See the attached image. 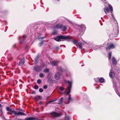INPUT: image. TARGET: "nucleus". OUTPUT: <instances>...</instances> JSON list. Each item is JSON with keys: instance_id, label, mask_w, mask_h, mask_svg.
I'll return each mask as SVG.
<instances>
[{"instance_id": "1", "label": "nucleus", "mask_w": 120, "mask_h": 120, "mask_svg": "<svg viewBox=\"0 0 120 120\" xmlns=\"http://www.w3.org/2000/svg\"><path fill=\"white\" fill-rule=\"evenodd\" d=\"M65 83L68 85L67 88L64 92H63L64 88L63 87H59V90L60 91V93L63 94L67 95L70 93L71 88L72 82V81L67 80H65Z\"/></svg>"}, {"instance_id": "2", "label": "nucleus", "mask_w": 120, "mask_h": 120, "mask_svg": "<svg viewBox=\"0 0 120 120\" xmlns=\"http://www.w3.org/2000/svg\"><path fill=\"white\" fill-rule=\"evenodd\" d=\"M108 7H105L104 8V10L105 13L107 15V13L109 12L110 11L111 12V16L110 18L113 20H114V22L115 23H117V22L116 20H115V19L113 15L112 14V12L113 11V8L112 6L110 4H108Z\"/></svg>"}, {"instance_id": "3", "label": "nucleus", "mask_w": 120, "mask_h": 120, "mask_svg": "<svg viewBox=\"0 0 120 120\" xmlns=\"http://www.w3.org/2000/svg\"><path fill=\"white\" fill-rule=\"evenodd\" d=\"M54 39L57 41H63L64 40L68 41H70L71 38L69 36H57L54 38Z\"/></svg>"}, {"instance_id": "4", "label": "nucleus", "mask_w": 120, "mask_h": 120, "mask_svg": "<svg viewBox=\"0 0 120 120\" xmlns=\"http://www.w3.org/2000/svg\"><path fill=\"white\" fill-rule=\"evenodd\" d=\"M72 101V99L71 98L70 96L68 98L64 99L63 100V98H60L58 104H61L64 101L65 104H68L71 101Z\"/></svg>"}, {"instance_id": "5", "label": "nucleus", "mask_w": 120, "mask_h": 120, "mask_svg": "<svg viewBox=\"0 0 120 120\" xmlns=\"http://www.w3.org/2000/svg\"><path fill=\"white\" fill-rule=\"evenodd\" d=\"M54 78L56 80L59 79L61 77V75L59 72H56L54 75Z\"/></svg>"}, {"instance_id": "6", "label": "nucleus", "mask_w": 120, "mask_h": 120, "mask_svg": "<svg viewBox=\"0 0 120 120\" xmlns=\"http://www.w3.org/2000/svg\"><path fill=\"white\" fill-rule=\"evenodd\" d=\"M115 46L114 45L111 43L110 44L107 45L106 49L108 50H109L111 49L114 48Z\"/></svg>"}, {"instance_id": "7", "label": "nucleus", "mask_w": 120, "mask_h": 120, "mask_svg": "<svg viewBox=\"0 0 120 120\" xmlns=\"http://www.w3.org/2000/svg\"><path fill=\"white\" fill-rule=\"evenodd\" d=\"M109 75L110 77L111 78H113L115 76V73L114 72L113 69L112 68H111V69L110 70Z\"/></svg>"}, {"instance_id": "8", "label": "nucleus", "mask_w": 120, "mask_h": 120, "mask_svg": "<svg viewBox=\"0 0 120 120\" xmlns=\"http://www.w3.org/2000/svg\"><path fill=\"white\" fill-rule=\"evenodd\" d=\"M6 110L7 111H9L10 112L13 113L15 115L16 111L14 110V109L13 108H11L9 107H7L6 108Z\"/></svg>"}, {"instance_id": "9", "label": "nucleus", "mask_w": 120, "mask_h": 120, "mask_svg": "<svg viewBox=\"0 0 120 120\" xmlns=\"http://www.w3.org/2000/svg\"><path fill=\"white\" fill-rule=\"evenodd\" d=\"M79 27L81 28L80 30V31L81 32L80 34L81 35L83 34L84 32L85 31V28L84 25H82L79 26Z\"/></svg>"}, {"instance_id": "10", "label": "nucleus", "mask_w": 120, "mask_h": 120, "mask_svg": "<svg viewBox=\"0 0 120 120\" xmlns=\"http://www.w3.org/2000/svg\"><path fill=\"white\" fill-rule=\"evenodd\" d=\"M19 115L21 116L26 115V114L25 113L20 112H18L17 111H16L15 115V116H18Z\"/></svg>"}, {"instance_id": "11", "label": "nucleus", "mask_w": 120, "mask_h": 120, "mask_svg": "<svg viewBox=\"0 0 120 120\" xmlns=\"http://www.w3.org/2000/svg\"><path fill=\"white\" fill-rule=\"evenodd\" d=\"M51 114H52L53 116L55 117H58L61 115L60 114L57 113L55 112H52L51 113Z\"/></svg>"}, {"instance_id": "12", "label": "nucleus", "mask_w": 120, "mask_h": 120, "mask_svg": "<svg viewBox=\"0 0 120 120\" xmlns=\"http://www.w3.org/2000/svg\"><path fill=\"white\" fill-rule=\"evenodd\" d=\"M113 85H114V88L115 90V91L116 92V93L117 94H118V95H119V97H120V94L117 91L116 92V83L114 81H113Z\"/></svg>"}, {"instance_id": "13", "label": "nucleus", "mask_w": 120, "mask_h": 120, "mask_svg": "<svg viewBox=\"0 0 120 120\" xmlns=\"http://www.w3.org/2000/svg\"><path fill=\"white\" fill-rule=\"evenodd\" d=\"M25 63V59L24 58H22L20 61L19 65L21 66L23 65Z\"/></svg>"}, {"instance_id": "14", "label": "nucleus", "mask_w": 120, "mask_h": 120, "mask_svg": "<svg viewBox=\"0 0 120 120\" xmlns=\"http://www.w3.org/2000/svg\"><path fill=\"white\" fill-rule=\"evenodd\" d=\"M112 64L114 65H116L117 64V62L116 59L114 57H112Z\"/></svg>"}, {"instance_id": "15", "label": "nucleus", "mask_w": 120, "mask_h": 120, "mask_svg": "<svg viewBox=\"0 0 120 120\" xmlns=\"http://www.w3.org/2000/svg\"><path fill=\"white\" fill-rule=\"evenodd\" d=\"M26 120H44L43 119H39L38 118L34 117H29L28 119H27Z\"/></svg>"}, {"instance_id": "16", "label": "nucleus", "mask_w": 120, "mask_h": 120, "mask_svg": "<svg viewBox=\"0 0 120 120\" xmlns=\"http://www.w3.org/2000/svg\"><path fill=\"white\" fill-rule=\"evenodd\" d=\"M42 97L40 96H37L34 97V99L35 100L38 101L42 99Z\"/></svg>"}, {"instance_id": "17", "label": "nucleus", "mask_w": 120, "mask_h": 120, "mask_svg": "<svg viewBox=\"0 0 120 120\" xmlns=\"http://www.w3.org/2000/svg\"><path fill=\"white\" fill-rule=\"evenodd\" d=\"M77 46L78 47L79 49H82V44L80 42H79L78 43Z\"/></svg>"}, {"instance_id": "18", "label": "nucleus", "mask_w": 120, "mask_h": 120, "mask_svg": "<svg viewBox=\"0 0 120 120\" xmlns=\"http://www.w3.org/2000/svg\"><path fill=\"white\" fill-rule=\"evenodd\" d=\"M58 63V62L57 61H53L51 62V64L52 66H55L57 65Z\"/></svg>"}, {"instance_id": "19", "label": "nucleus", "mask_w": 120, "mask_h": 120, "mask_svg": "<svg viewBox=\"0 0 120 120\" xmlns=\"http://www.w3.org/2000/svg\"><path fill=\"white\" fill-rule=\"evenodd\" d=\"M26 36L25 35H23L22 38V41L20 40V41L19 43H23L25 39Z\"/></svg>"}, {"instance_id": "20", "label": "nucleus", "mask_w": 120, "mask_h": 120, "mask_svg": "<svg viewBox=\"0 0 120 120\" xmlns=\"http://www.w3.org/2000/svg\"><path fill=\"white\" fill-rule=\"evenodd\" d=\"M63 25H61L57 24L55 26V28L58 29H60L62 27Z\"/></svg>"}, {"instance_id": "21", "label": "nucleus", "mask_w": 120, "mask_h": 120, "mask_svg": "<svg viewBox=\"0 0 120 120\" xmlns=\"http://www.w3.org/2000/svg\"><path fill=\"white\" fill-rule=\"evenodd\" d=\"M99 80L100 82L102 83L104 81V79L102 78H101L100 79H99Z\"/></svg>"}, {"instance_id": "22", "label": "nucleus", "mask_w": 120, "mask_h": 120, "mask_svg": "<svg viewBox=\"0 0 120 120\" xmlns=\"http://www.w3.org/2000/svg\"><path fill=\"white\" fill-rule=\"evenodd\" d=\"M70 38H71V40L70 41H72V42L75 44L76 43H77L78 44V42L77 41L75 40H71V38L70 37Z\"/></svg>"}, {"instance_id": "23", "label": "nucleus", "mask_w": 120, "mask_h": 120, "mask_svg": "<svg viewBox=\"0 0 120 120\" xmlns=\"http://www.w3.org/2000/svg\"><path fill=\"white\" fill-rule=\"evenodd\" d=\"M2 119L3 120H19V119L17 118H17H16V119H11L10 120H7L3 116V117L2 118Z\"/></svg>"}, {"instance_id": "24", "label": "nucleus", "mask_w": 120, "mask_h": 120, "mask_svg": "<svg viewBox=\"0 0 120 120\" xmlns=\"http://www.w3.org/2000/svg\"><path fill=\"white\" fill-rule=\"evenodd\" d=\"M62 28V30L63 31H65L66 30L67 27L66 26H63H63Z\"/></svg>"}, {"instance_id": "25", "label": "nucleus", "mask_w": 120, "mask_h": 120, "mask_svg": "<svg viewBox=\"0 0 120 120\" xmlns=\"http://www.w3.org/2000/svg\"><path fill=\"white\" fill-rule=\"evenodd\" d=\"M39 59L38 56H37L35 59V63H36L38 62Z\"/></svg>"}, {"instance_id": "26", "label": "nucleus", "mask_w": 120, "mask_h": 120, "mask_svg": "<svg viewBox=\"0 0 120 120\" xmlns=\"http://www.w3.org/2000/svg\"><path fill=\"white\" fill-rule=\"evenodd\" d=\"M58 71H63V70L62 68L60 66L58 67Z\"/></svg>"}, {"instance_id": "27", "label": "nucleus", "mask_w": 120, "mask_h": 120, "mask_svg": "<svg viewBox=\"0 0 120 120\" xmlns=\"http://www.w3.org/2000/svg\"><path fill=\"white\" fill-rule=\"evenodd\" d=\"M49 69L48 68H45L43 71V72L47 73L49 72Z\"/></svg>"}, {"instance_id": "28", "label": "nucleus", "mask_w": 120, "mask_h": 120, "mask_svg": "<svg viewBox=\"0 0 120 120\" xmlns=\"http://www.w3.org/2000/svg\"><path fill=\"white\" fill-rule=\"evenodd\" d=\"M112 52H110L109 53V60H110V59H111V56H112Z\"/></svg>"}, {"instance_id": "29", "label": "nucleus", "mask_w": 120, "mask_h": 120, "mask_svg": "<svg viewBox=\"0 0 120 120\" xmlns=\"http://www.w3.org/2000/svg\"><path fill=\"white\" fill-rule=\"evenodd\" d=\"M100 46H97L96 47V48H94V46H93V49L95 50H96V49H98L100 48Z\"/></svg>"}, {"instance_id": "30", "label": "nucleus", "mask_w": 120, "mask_h": 120, "mask_svg": "<svg viewBox=\"0 0 120 120\" xmlns=\"http://www.w3.org/2000/svg\"><path fill=\"white\" fill-rule=\"evenodd\" d=\"M40 77L41 78H42L44 77V75L42 73H40L39 75Z\"/></svg>"}, {"instance_id": "31", "label": "nucleus", "mask_w": 120, "mask_h": 120, "mask_svg": "<svg viewBox=\"0 0 120 120\" xmlns=\"http://www.w3.org/2000/svg\"><path fill=\"white\" fill-rule=\"evenodd\" d=\"M44 42V41H42L40 43H39V46H41L43 44Z\"/></svg>"}, {"instance_id": "32", "label": "nucleus", "mask_w": 120, "mask_h": 120, "mask_svg": "<svg viewBox=\"0 0 120 120\" xmlns=\"http://www.w3.org/2000/svg\"><path fill=\"white\" fill-rule=\"evenodd\" d=\"M57 33V31H55L53 32L52 34V35H55Z\"/></svg>"}, {"instance_id": "33", "label": "nucleus", "mask_w": 120, "mask_h": 120, "mask_svg": "<svg viewBox=\"0 0 120 120\" xmlns=\"http://www.w3.org/2000/svg\"><path fill=\"white\" fill-rule=\"evenodd\" d=\"M34 70L36 71H38V67L36 66L34 67Z\"/></svg>"}, {"instance_id": "34", "label": "nucleus", "mask_w": 120, "mask_h": 120, "mask_svg": "<svg viewBox=\"0 0 120 120\" xmlns=\"http://www.w3.org/2000/svg\"><path fill=\"white\" fill-rule=\"evenodd\" d=\"M37 82L38 84H39L41 83V81L40 79H39L37 80Z\"/></svg>"}, {"instance_id": "35", "label": "nucleus", "mask_w": 120, "mask_h": 120, "mask_svg": "<svg viewBox=\"0 0 120 120\" xmlns=\"http://www.w3.org/2000/svg\"><path fill=\"white\" fill-rule=\"evenodd\" d=\"M2 106V105L1 104H0V107H1ZM1 108L0 107V112L1 113V114H3V112L1 110Z\"/></svg>"}, {"instance_id": "36", "label": "nucleus", "mask_w": 120, "mask_h": 120, "mask_svg": "<svg viewBox=\"0 0 120 120\" xmlns=\"http://www.w3.org/2000/svg\"><path fill=\"white\" fill-rule=\"evenodd\" d=\"M34 88L35 89H37L38 88V86L37 85H35L34 86Z\"/></svg>"}, {"instance_id": "37", "label": "nucleus", "mask_w": 120, "mask_h": 120, "mask_svg": "<svg viewBox=\"0 0 120 120\" xmlns=\"http://www.w3.org/2000/svg\"><path fill=\"white\" fill-rule=\"evenodd\" d=\"M94 80L96 82H98V80H99V78H94Z\"/></svg>"}, {"instance_id": "38", "label": "nucleus", "mask_w": 120, "mask_h": 120, "mask_svg": "<svg viewBox=\"0 0 120 120\" xmlns=\"http://www.w3.org/2000/svg\"><path fill=\"white\" fill-rule=\"evenodd\" d=\"M39 91L41 93L43 91V90L42 88H40L39 90Z\"/></svg>"}, {"instance_id": "39", "label": "nucleus", "mask_w": 120, "mask_h": 120, "mask_svg": "<svg viewBox=\"0 0 120 120\" xmlns=\"http://www.w3.org/2000/svg\"><path fill=\"white\" fill-rule=\"evenodd\" d=\"M116 71H117V72L119 73L120 72V70H119V67H116Z\"/></svg>"}, {"instance_id": "40", "label": "nucleus", "mask_w": 120, "mask_h": 120, "mask_svg": "<svg viewBox=\"0 0 120 120\" xmlns=\"http://www.w3.org/2000/svg\"><path fill=\"white\" fill-rule=\"evenodd\" d=\"M45 36H44L43 37H41L40 38H39V37H38V39H40V38H41V39H42L43 38H45Z\"/></svg>"}, {"instance_id": "41", "label": "nucleus", "mask_w": 120, "mask_h": 120, "mask_svg": "<svg viewBox=\"0 0 120 120\" xmlns=\"http://www.w3.org/2000/svg\"><path fill=\"white\" fill-rule=\"evenodd\" d=\"M43 88L44 89H46L47 88V86L46 85H45L44 86Z\"/></svg>"}, {"instance_id": "42", "label": "nucleus", "mask_w": 120, "mask_h": 120, "mask_svg": "<svg viewBox=\"0 0 120 120\" xmlns=\"http://www.w3.org/2000/svg\"><path fill=\"white\" fill-rule=\"evenodd\" d=\"M29 118H25L24 119H19V120H26V119H28Z\"/></svg>"}, {"instance_id": "43", "label": "nucleus", "mask_w": 120, "mask_h": 120, "mask_svg": "<svg viewBox=\"0 0 120 120\" xmlns=\"http://www.w3.org/2000/svg\"><path fill=\"white\" fill-rule=\"evenodd\" d=\"M36 93V92L35 91H33L32 92V94H35Z\"/></svg>"}, {"instance_id": "44", "label": "nucleus", "mask_w": 120, "mask_h": 120, "mask_svg": "<svg viewBox=\"0 0 120 120\" xmlns=\"http://www.w3.org/2000/svg\"><path fill=\"white\" fill-rule=\"evenodd\" d=\"M51 102H51V101H49L47 103H48V104H49V103H51Z\"/></svg>"}, {"instance_id": "45", "label": "nucleus", "mask_w": 120, "mask_h": 120, "mask_svg": "<svg viewBox=\"0 0 120 120\" xmlns=\"http://www.w3.org/2000/svg\"><path fill=\"white\" fill-rule=\"evenodd\" d=\"M20 111H21L23 112V110L22 109H21Z\"/></svg>"}, {"instance_id": "46", "label": "nucleus", "mask_w": 120, "mask_h": 120, "mask_svg": "<svg viewBox=\"0 0 120 120\" xmlns=\"http://www.w3.org/2000/svg\"><path fill=\"white\" fill-rule=\"evenodd\" d=\"M41 103H42V102L41 101H40L39 102V104H41Z\"/></svg>"}, {"instance_id": "47", "label": "nucleus", "mask_w": 120, "mask_h": 120, "mask_svg": "<svg viewBox=\"0 0 120 120\" xmlns=\"http://www.w3.org/2000/svg\"><path fill=\"white\" fill-rule=\"evenodd\" d=\"M103 1H105L106 0H101Z\"/></svg>"}, {"instance_id": "48", "label": "nucleus", "mask_w": 120, "mask_h": 120, "mask_svg": "<svg viewBox=\"0 0 120 120\" xmlns=\"http://www.w3.org/2000/svg\"><path fill=\"white\" fill-rule=\"evenodd\" d=\"M51 101V102H54V101H55L54 100H52V101Z\"/></svg>"}, {"instance_id": "49", "label": "nucleus", "mask_w": 120, "mask_h": 120, "mask_svg": "<svg viewBox=\"0 0 120 120\" xmlns=\"http://www.w3.org/2000/svg\"><path fill=\"white\" fill-rule=\"evenodd\" d=\"M8 113V114H10V112H8V113Z\"/></svg>"}, {"instance_id": "50", "label": "nucleus", "mask_w": 120, "mask_h": 120, "mask_svg": "<svg viewBox=\"0 0 120 120\" xmlns=\"http://www.w3.org/2000/svg\"><path fill=\"white\" fill-rule=\"evenodd\" d=\"M58 1H59L60 0H57Z\"/></svg>"}, {"instance_id": "51", "label": "nucleus", "mask_w": 120, "mask_h": 120, "mask_svg": "<svg viewBox=\"0 0 120 120\" xmlns=\"http://www.w3.org/2000/svg\"><path fill=\"white\" fill-rule=\"evenodd\" d=\"M1 79V77H0V79Z\"/></svg>"}, {"instance_id": "52", "label": "nucleus", "mask_w": 120, "mask_h": 120, "mask_svg": "<svg viewBox=\"0 0 120 120\" xmlns=\"http://www.w3.org/2000/svg\"><path fill=\"white\" fill-rule=\"evenodd\" d=\"M12 114H11V115Z\"/></svg>"}]
</instances>
